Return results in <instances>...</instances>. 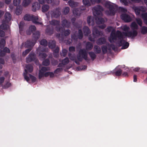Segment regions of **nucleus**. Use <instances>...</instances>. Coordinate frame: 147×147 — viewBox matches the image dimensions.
I'll use <instances>...</instances> for the list:
<instances>
[{
	"label": "nucleus",
	"instance_id": "e433bc0d",
	"mask_svg": "<svg viewBox=\"0 0 147 147\" xmlns=\"http://www.w3.org/2000/svg\"><path fill=\"white\" fill-rule=\"evenodd\" d=\"M24 25V23L23 22H20L19 25V28L20 29V31L21 32V31L22 30V28Z\"/></svg>",
	"mask_w": 147,
	"mask_h": 147
},
{
	"label": "nucleus",
	"instance_id": "4d7b16f0",
	"mask_svg": "<svg viewBox=\"0 0 147 147\" xmlns=\"http://www.w3.org/2000/svg\"><path fill=\"white\" fill-rule=\"evenodd\" d=\"M59 26L58 25H57V26L56 30H57V31H63V28H60V29H58V27H59Z\"/></svg>",
	"mask_w": 147,
	"mask_h": 147
},
{
	"label": "nucleus",
	"instance_id": "c85d7f7f",
	"mask_svg": "<svg viewBox=\"0 0 147 147\" xmlns=\"http://www.w3.org/2000/svg\"><path fill=\"white\" fill-rule=\"evenodd\" d=\"M94 49L96 52L97 53H99L101 51L100 48L97 46H96L94 47Z\"/></svg>",
	"mask_w": 147,
	"mask_h": 147
},
{
	"label": "nucleus",
	"instance_id": "ea45409f",
	"mask_svg": "<svg viewBox=\"0 0 147 147\" xmlns=\"http://www.w3.org/2000/svg\"><path fill=\"white\" fill-rule=\"evenodd\" d=\"M20 3V0H14L13 1V3L16 6H17L19 5Z\"/></svg>",
	"mask_w": 147,
	"mask_h": 147
},
{
	"label": "nucleus",
	"instance_id": "72a5a7b5",
	"mask_svg": "<svg viewBox=\"0 0 147 147\" xmlns=\"http://www.w3.org/2000/svg\"><path fill=\"white\" fill-rule=\"evenodd\" d=\"M69 7H65L63 10V13L66 14H67L69 11Z\"/></svg>",
	"mask_w": 147,
	"mask_h": 147
},
{
	"label": "nucleus",
	"instance_id": "a18cd8bd",
	"mask_svg": "<svg viewBox=\"0 0 147 147\" xmlns=\"http://www.w3.org/2000/svg\"><path fill=\"white\" fill-rule=\"evenodd\" d=\"M39 55L40 57L42 59H44L47 56L44 53H40Z\"/></svg>",
	"mask_w": 147,
	"mask_h": 147
},
{
	"label": "nucleus",
	"instance_id": "a878e982",
	"mask_svg": "<svg viewBox=\"0 0 147 147\" xmlns=\"http://www.w3.org/2000/svg\"><path fill=\"white\" fill-rule=\"evenodd\" d=\"M38 1L40 3L42 4L45 2H47V3H50L52 2V0H39Z\"/></svg>",
	"mask_w": 147,
	"mask_h": 147
},
{
	"label": "nucleus",
	"instance_id": "774afa93",
	"mask_svg": "<svg viewBox=\"0 0 147 147\" xmlns=\"http://www.w3.org/2000/svg\"><path fill=\"white\" fill-rule=\"evenodd\" d=\"M3 14V12L2 11H0V17Z\"/></svg>",
	"mask_w": 147,
	"mask_h": 147
},
{
	"label": "nucleus",
	"instance_id": "603ef678",
	"mask_svg": "<svg viewBox=\"0 0 147 147\" xmlns=\"http://www.w3.org/2000/svg\"><path fill=\"white\" fill-rule=\"evenodd\" d=\"M119 10H121V11L124 12H125L127 11V10L126 9L122 7H119Z\"/></svg>",
	"mask_w": 147,
	"mask_h": 147
},
{
	"label": "nucleus",
	"instance_id": "09e8293b",
	"mask_svg": "<svg viewBox=\"0 0 147 147\" xmlns=\"http://www.w3.org/2000/svg\"><path fill=\"white\" fill-rule=\"evenodd\" d=\"M120 2L122 4H123L125 5H128L127 2L125 0H120Z\"/></svg>",
	"mask_w": 147,
	"mask_h": 147
},
{
	"label": "nucleus",
	"instance_id": "f03ea898",
	"mask_svg": "<svg viewBox=\"0 0 147 147\" xmlns=\"http://www.w3.org/2000/svg\"><path fill=\"white\" fill-rule=\"evenodd\" d=\"M102 11L103 9L102 7L100 6L94 7L93 9V14L95 16L96 22L98 24H102L104 22V20L101 17L102 15Z\"/></svg>",
	"mask_w": 147,
	"mask_h": 147
},
{
	"label": "nucleus",
	"instance_id": "f257e3e1",
	"mask_svg": "<svg viewBox=\"0 0 147 147\" xmlns=\"http://www.w3.org/2000/svg\"><path fill=\"white\" fill-rule=\"evenodd\" d=\"M121 27L124 32L121 33L119 31H117L116 34H115V31L112 27L107 28V30L109 32L112 31L111 36L109 38V41L113 42L116 40H118L119 45H122L121 49H125L127 48L129 45L128 43L126 42V37H127L133 38L136 36L138 34L136 30L138 29V26L135 22H133L131 25V28L133 30V31L128 32H127L129 29L128 27L124 25Z\"/></svg>",
	"mask_w": 147,
	"mask_h": 147
},
{
	"label": "nucleus",
	"instance_id": "c9c22d12",
	"mask_svg": "<svg viewBox=\"0 0 147 147\" xmlns=\"http://www.w3.org/2000/svg\"><path fill=\"white\" fill-rule=\"evenodd\" d=\"M136 21L138 24L140 26H142V20L140 18H137L136 19Z\"/></svg>",
	"mask_w": 147,
	"mask_h": 147
},
{
	"label": "nucleus",
	"instance_id": "4c0bfd02",
	"mask_svg": "<svg viewBox=\"0 0 147 147\" xmlns=\"http://www.w3.org/2000/svg\"><path fill=\"white\" fill-rule=\"evenodd\" d=\"M42 64L44 65L47 66L49 64V60L47 59L43 61Z\"/></svg>",
	"mask_w": 147,
	"mask_h": 147
},
{
	"label": "nucleus",
	"instance_id": "423d86ee",
	"mask_svg": "<svg viewBox=\"0 0 147 147\" xmlns=\"http://www.w3.org/2000/svg\"><path fill=\"white\" fill-rule=\"evenodd\" d=\"M40 34L38 31L36 32L35 33H34L33 36L34 38V40L32 42L30 41H27L25 43H23L22 44V47H29L33 46L35 44L36 41L38 38L40 36Z\"/></svg>",
	"mask_w": 147,
	"mask_h": 147
},
{
	"label": "nucleus",
	"instance_id": "f8f14e48",
	"mask_svg": "<svg viewBox=\"0 0 147 147\" xmlns=\"http://www.w3.org/2000/svg\"><path fill=\"white\" fill-rule=\"evenodd\" d=\"M35 56L34 54H30L28 58L26 59L27 63L29 62L32 61H35Z\"/></svg>",
	"mask_w": 147,
	"mask_h": 147
},
{
	"label": "nucleus",
	"instance_id": "f3484780",
	"mask_svg": "<svg viewBox=\"0 0 147 147\" xmlns=\"http://www.w3.org/2000/svg\"><path fill=\"white\" fill-rule=\"evenodd\" d=\"M115 71H116V75L117 76H119L120 75L121 73V71L120 68V66H118L116 68Z\"/></svg>",
	"mask_w": 147,
	"mask_h": 147
},
{
	"label": "nucleus",
	"instance_id": "0e129e2a",
	"mask_svg": "<svg viewBox=\"0 0 147 147\" xmlns=\"http://www.w3.org/2000/svg\"><path fill=\"white\" fill-rule=\"evenodd\" d=\"M11 0H6L5 3L7 4H9L11 1Z\"/></svg>",
	"mask_w": 147,
	"mask_h": 147
},
{
	"label": "nucleus",
	"instance_id": "13d9d810",
	"mask_svg": "<svg viewBox=\"0 0 147 147\" xmlns=\"http://www.w3.org/2000/svg\"><path fill=\"white\" fill-rule=\"evenodd\" d=\"M137 81V76L136 75H134V82H136Z\"/></svg>",
	"mask_w": 147,
	"mask_h": 147
},
{
	"label": "nucleus",
	"instance_id": "20e7f679",
	"mask_svg": "<svg viewBox=\"0 0 147 147\" xmlns=\"http://www.w3.org/2000/svg\"><path fill=\"white\" fill-rule=\"evenodd\" d=\"M33 68L32 66L30 65H28L26 66L24 69L23 75L25 80L28 82H29L30 79H31L33 82H34L36 80V78L31 76L28 73V71L29 72H31L33 71Z\"/></svg>",
	"mask_w": 147,
	"mask_h": 147
},
{
	"label": "nucleus",
	"instance_id": "0eeeda50",
	"mask_svg": "<svg viewBox=\"0 0 147 147\" xmlns=\"http://www.w3.org/2000/svg\"><path fill=\"white\" fill-rule=\"evenodd\" d=\"M105 5L108 8L109 11H106V13L107 15H113L115 13V9L114 6L113 5L112 3L108 1H106Z\"/></svg>",
	"mask_w": 147,
	"mask_h": 147
},
{
	"label": "nucleus",
	"instance_id": "a19ab883",
	"mask_svg": "<svg viewBox=\"0 0 147 147\" xmlns=\"http://www.w3.org/2000/svg\"><path fill=\"white\" fill-rule=\"evenodd\" d=\"M69 24V23L66 20H64L62 22V24L63 26L67 27Z\"/></svg>",
	"mask_w": 147,
	"mask_h": 147
},
{
	"label": "nucleus",
	"instance_id": "6e6552de",
	"mask_svg": "<svg viewBox=\"0 0 147 147\" xmlns=\"http://www.w3.org/2000/svg\"><path fill=\"white\" fill-rule=\"evenodd\" d=\"M25 20L30 21L32 20L34 23L42 24V23L38 22V18L37 16H31L29 15H26L24 17Z\"/></svg>",
	"mask_w": 147,
	"mask_h": 147
},
{
	"label": "nucleus",
	"instance_id": "338daca9",
	"mask_svg": "<svg viewBox=\"0 0 147 147\" xmlns=\"http://www.w3.org/2000/svg\"><path fill=\"white\" fill-rule=\"evenodd\" d=\"M59 49L58 47L56 48V50L54 51L55 52H58L59 51Z\"/></svg>",
	"mask_w": 147,
	"mask_h": 147
},
{
	"label": "nucleus",
	"instance_id": "dca6fc26",
	"mask_svg": "<svg viewBox=\"0 0 147 147\" xmlns=\"http://www.w3.org/2000/svg\"><path fill=\"white\" fill-rule=\"evenodd\" d=\"M10 52V50L7 47H5L3 49V51H0V56H2L5 55L4 53H9Z\"/></svg>",
	"mask_w": 147,
	"mask_h": 147
},
{
	"label": "nucleus",
	"instance_id": "37998d69",
	"mask_svg": "<svg viewBox=\"0 0 147 147\" xmlns=\"http://www.w3.org/2000/svg\"><path fill=\"white\" fill-rule=\"evenodd\" d=\"M89 55L92 59H94L96 55L93 52H90L89 53Z\"/></svg>",
	"mask_w": 147,
	"mask_h": 147
},
{
	"label": "nucleus",
	"instance_id": "79ce46f5",
	"mask_svg": "<svg viewBox=\"0 0 147 147\" xmlns=\"http://www.w3.org/2000/svg\"><path fill=\"white\" fill-rule=\"evenodd\" d=\"M31 50L30 49L26 50L23 53V55L24 56L26 55Z\"/></svg>",
	"mask_w": 147,
	"mask_h": 147
},
{
	"label": "nucleus",
	"instance_id": "393cba45",
	"mask_svg": "<svg viewBox=\"0 0 147 147\" xmlns=\"http://www.w3.org/2000/svg\"><path fill=\"white\" fill-rule=\"evenodd\" d=\"M92 44L90 42H88L86 45V49L87 50H90L92 48Z\"/></svg>",
	"mask_w": 147,
	"mask_h": 147
},
{
	"label": "nucleus",
	"instance_id": "9d476101",
	"mask_svg": "<svg viewBox=\"0 0 147 147\" xmlns=\"http://www.w3.org/2000/svg\"><path fill=\"white\" fill-rule=\"evenodd\" d=\"M134 10L136 14L137 15H139L141 13L145 11L146 10V8L145 7H141L135 8Z\"/></svg>",
	"mask_w": 147,
	"mask_h": 147
},
{
	"label": "nucleus",
	"instance_id": "49530a36",
	"mask_svg": "<svg viewBox=\"0 0 147 147\" xmlns=\"http://www.w3.org/2000/svg\"><path fill=\"white\" fill-rule=\"evenodd\" d=\"M83 36V34L81 30H79V35L78 37L80 39H81L82 38Z\"/></svg>",
	"mask_w": 147,
	"mask_h": 147
},
{
	"label": "nucleus",
	"instance_id": "2eb2a0df",
	"mask_svg": "<svg viewBox=\"0 0 147 147\" xmlns=\"http://www.w3.org/2000/svg\"><path fill=\"white\" fill-rule=\"evenodd\" d=\"M69 4L70 6L71 7H74L78 5V3L75 2L74 0H70L69 1Z\"/></svg>",
	"mask_w": 147,
	"mask_h": 147
},
{
	"label": "nucleus",
	"instance_id": "c03bdc74",
	"mask_svg": "<svg viewBox=\"0 0 147 147\" xmlns=\"http://www.w3.org/2000/svg\"><path fill=\"white\" fill-rule=\"evenodd\" d=\"M67 50L65 49L63 50L62 52L61 53V55L65 56L67 54Z\"/></svg>",
	"mask_w": 147,
	"mask_h": 147
},
{
	"label": "nucleus",
	"instance_id": "8fccbe9b",
	"mask_svg": "<svg viewBox=\"0 0 147 147\" xmlns=\"http://www.w3.org/2000/svg\"><path fill=\"white\" fill-rule=\"evenodd\" d=\"M63 33L65 36H67L70 34V31L69 30H67L65 31Z\"/></svg>",
	"mask_w": 147,
	"mask_h": 147
},
{
	"label": "nucleus",
	"instance_id": "c756f323",
	"mask_svg": "<svg viewBox=\"0 0 147 147\" xmlns=\"http://www.w3.org/2000/svg\"><path fill=\"white\" fill-rule=\"evenodd\" d=\"M40 43L41 45L45 46H47V41L45 39L41 40L40 42Z\"/></svg>",
	"mask_w": 147,
	"mask_h": 147
},
{
	"label": "nucleus",
	"instance_id": "5701e85b",
	"mask_svg": "<svg viewBox=\"0 0 147 147\" xmlns=\"http://www.w3.org/2000/svg\"><path fill=\"white\" fill-rule=\"evenodd\" d=\"M142 17L144 20V23L147 25V13H145L142 14Z\"/></svg>",
	"mask_w": 147,
	"mask_h": 147
},
{
	"label": "nucleus",
	"instance_id": "5fc2aeb1",
	"mask_svg": "<svg viewBox=\"0 0 147 147\" xmlns=\"http://www.w3.org/2000/svg\"><path fill=\"white\" fill-rule=\"evenodd\" d=\"M4 80V78L3 77H1L0 78V84L3 83Z\"/></svg>",
	"mask_w": 147,
	"mask_h": 147
},
{
	"label": "nucleus",
	"instance_id": "6ab92c4d",
	"mask_svg": "<svg viewBox=\"0 0 147 147\" xmlns=\"http://www.w3.org/2000/svg\"><path fill=\"white\" fill-rule=\"evenodd\" d=\"M73 14L76 17L79 16L81 14L80 10H78L76 9H74L73 10Z\"/></svg>",
	"mask_w": 147,
	"mask_h": 147
},
{
	"label": "nucleus",
	"instance_id": "aec40b11",
	"mask_svg": "<svg viewBox=\"0 0 147 147\" xmlns=\"http://www.w3.org/2000/svg\"><path fill=\"white\" fill-rule=\"evenodd\" d=\"M106 41L105 38H101L98 39L97 41V43L98 45H102L104 44Z\"/></svg>",
	"mask_w": 147,
	"mask_h": 147
},
{
	"label": "nucleus",
	"instance_id": "473e14b6",
	"mask_svg": "<svg viewBox=\"0 0 147 147\" xmlns=\"http://www.w3.org/2000/svg\"><path fill=\"white\" fill-rule=\"evenodd\" d=\"M55 42L54 41H52V42L51 44L50 43V44L49 45V47L50 48L52 49L53 48L55 47Z\"/></svg>",
	"mask_w": 147,
	"mask_h": 147
},
{
	"label": "nucleus",
	"instance_id": "7ed1b4c3",
	"mask_svg": "<svg viewBox=\"0 0 147 147\" xmlns=\"http://www.w3.org/2000/svg\"><path fill=\"white\" fill-rule=\"evenodd\" d=\"M5 20L3 21L2 24L0 26V36H3L4 35V32L1 29L5 30L9 28V26L7 24H9L8 22L11 20V15L9 13L7 12L5 14Z\"/></svg>",
	"mask_w": 147,
	"mask_h": 147
},
{
	"label": "nucleus",
	"instance_id": "f704fd0d",
	"mask_svg": "<svg viewBox=\"0 0 147 147\" xmlns=\"http://www.w3.org/2000/svg\"><path fill=\"white\" fill-rule=\"evenodd\" d=\"M69 60L67 58H65L62 62V63L63 65H65L68 63Z\"/></svg>",
	"mask_w": 147,
	"mask_h": 147
},
{
	"label": "nucleus",
	"instance_id": "9b49d317",
	"mask_svg": "<svg viewBox=\"0 0 147 147\" xmlns=\"http://www.w3.org/2000/svg\"><path fill=\"white\" fill-rule=\"evenodd\" d=\"M121 18L125 22H128L131 20V18L129 16L126 14H122L121 16Z\"/></svg>",
	"mask_w": 147,
	"mask_h": 147
},
{
	"label": "nucleus",
	"instance_id": "2f4dec72",
	"mask_svg": "<svg viewBox=\"0 0 147 147\" xmlns=\"http://www.w3.org/2000/svg\"><path fill=\"white\" fill-rule=\"evenodd\" d=\"M86 66L84 65L81 67H78L77 68V70H84L86 69Z\"/></svg>",
	"mask_w": 147,
	"mask_h": 147
},
{
	"label": "nucleus",
	"instance_id": "4468645a",
	"mask_svg": "<svg viewBox=\"0 0 147 147\" xmlns=\"http://www.w3.org/2000/svg\"><path fill=\"white\" fill-rule=\"evenodd\" d=\"M93 34L94 36L96 37V36H100L102 33V32L97 30L96 28H94L93 30Z\"/></svg>",
	"mask_w": 147,
	"mask_h": 147
},
{
	"label": "nucleus",
	"instance_id": "6e6d98bb",
	"mask_svg": "<svg viewBox=\"0 0 147 147\" xmlns=\"http://www.w3.org/2000/svg\"><path fill=\"white\" fill-rule=\"evenodd\" d=\"M75 50V48L73 47H70L69 48V51L70 52H73Z\"/></svg>",
	"mask_w": 147,
	"mask_h": 147
},
{
	"label": "nucleus",
	"instance_id": "680f3d73",
	"mask_svg": "<svg viewBox=\"0 0 147 147\" xmlns=\"http://www.w3.org/2000/svg\"><path fill=\"white\" fill-rule=\"evenodd\" d=\"M4 61L3 60L1 59H0V64H3L4 63Z\"/></svg>",
	"mask_w": 147,
	"mask_h": 147
},
{
	"label": "nucleus",
	"instance_id": "69168bd1",
	"mask_svg": "<svg viewBox=\"0 0 147 147\" xmlns=\"http://www.w3.org/2000/svg\"><path fill=\"white\" fill-rule=\"evenodd\" d=\"M69 57L71 60H75V57H74L73 58L69 56Z\"/></svg>",
	"mask_w": 147,
	"mask_h": 147
},
{
	"label": "nucleus",
	"instance_id": "1a4fd4ad",
	"mask_svg": "<svg viewBox=\"0 0 147 147\" xmlns=\"http://www.w3.org/2000/svg\"><path fill=\"white\" fill-rule=\"evenodd\" d=\"M82 58H84L86 60H87V53L84 50H80L78 57V59L80 61H81Z\"/></svg>",
	"mask_w": 147,
	"mask_h": 147
},
{
	"label": "nucleus",
	"instance_id": "b1692460",
	"mask_svg": "<svg viewBox=\"0 0 147 147\" xmlns=\"http://www.w3.org/2000/svg\"><path fill=\"white\" fill-rule=\"evenodd\" d=\"M49 8V6L47 5H43L42 7V11L43 12H45L48 10Z\"/></svg>",
	"mask_w": 147,
	"mask_h": 147
},
{
	"label": "nucleus",
	"instance_id": "a211bd4d",
	"mask_svg": "<svg viewBox=\"0 0 147 147\" xmlns=\"http://www.w3.org/2000/svg\"><path fill=\"white\" fill-rule=\"evenodd\" d=\"M87 22L90 25H93L94 23V20H92V18L90 16H88V17Z\"/></svg>",
	"mask_w": 147,
	"mask_h": 147
},
{
	"label": "nucleus",
	"instance_id": "4be33fe9",
	"mask_svg": "<svg viewBox=\"0 0 147 147\" xmlns=\"http://www.w3.org/2000/svg\"><path fill=\"white\" fill-rule=\"evenodd\" d=\"M83 30L84 34L86 35H88L90 32L89 28L87 27H84L83 28Z\"/></svg>",
	"mask_w": 147,
	"mask_h": 147
},
{
	"label": "nucleus",
	"instance_id": "cd10ccee",
	"mask_svg": "<svg viewBox=\"0 0 147 147\" xmlns=\"http://www.w3.org/2000/svg\"><path fill=\"white\" fill-rule=\"evenodd\" d=\"M30 0H25L23 2V5L24 6L28 5L30 3Z\"/></svg>",
	"mask_w": 147,
	"mask_h": 147
},
{
	"label": "nucleus",
	"instance_id": "39448f33",
	"mask_svg": "<svg viewBox=\"0 0 147 147\" xmlns=\"http://www.w3.org/2000/svg\"><path fill=\"white\" fill-rule=\"evenodd\" d=\"M49 70V68L45 67H43L40 69L38 77L39 79H41L44 77H47L49 76L51 78H53L54 76L53 73L52 72H47Z\"/></svg>",
	"mask_w": 147,
	"mask_h": 147
},
{
	"label": "nucleus",
	"instance_id": "de8ad7c7",
	"mask_svg": "<svg viewBox=\"0 0 147 147\" xmlns=\"http://www.w3.org/2000/svg\"><path fill=\"white\" fill-rule=\"evenodd\" d=\"M29 29L32 32L33 31L35 30L36 29V28L35 26H32L29 27Z\"/></svg>",
	"mask_w": 147,
	"mask_h": 147
},
{
	"label": "nucleus",
	"instance_id": "e2e57ef3",
	"mask_svg": "<svg viewBox=\"0 0 147 147\" xmlns=\"http://www.w3.org/2000/svg\"><path fill=\"white\" fill-rule=\"evenodd\" d=\"M18 11V10H16V13L17 15H19L20 14V12Z\"/></svg>",
	"mask_w": 147,
	"mask_h": 147
},
{
	"label": "nucleus",
	"instance_id": "58836bf2",
	"mask_svg": "<svg viewBox=\"0 0 147 147\" xmlns=\"http://www.w3.org/2000/svg\"><path fill=\"white\" fill-rule=\"evenodd\" d=\"M5 43V42L4 40H2L0 43V47H3L4 46Z\"/></svg>",
	"mask_w": 147,
	"mask_h": 147
},
{
	"label": "nucleus",
	"instance_id": "3c124183",
	"mask_svg": "<svg viewBox=\"0 0 147 147\" xmlns=\"http://www.w3.org/2000/svg\"><path fill=\"white\" fill-rule=\"evenodd\" d=\"M102 50L104 53H106L107 51V48L106 47H103L102 48Z\"/></svg>",
	"mask_w": 147,
	"mask_h": 147
},
{
	"label": "nucleus",
	"instance_id": "bb28decb",
	"mask_svg": "<svg viewBox=\"0 0 147 147\" xmlns=\"http://www.w3.org/2000/svg\"><path fill=\"white\" fill-rule=\"evenodd\" d=\"M141 32L143 34H145L147 33V27L143 26L141 28Z\"/></svg>",
	"mask_w": 147,
	"mask_h": 147
},
{
	"label": "nucleus",
	"instance_id": "bf43d9fd",
	"mask_svg": "<svg viewBox=\"0 0 147 147\" xmlns=\"http://www.w3.org/2000/svg\"><path fill=\"white\" fill-rule=\"evenodd\" d=\"M56 12H57V15H55L54 16V17H57L58 15H59L60 14V13L59 10H58V11L56 10Z\"/></svg>",
	"mask_w": 147,
	"mask_h": 147
},
{
	"label": "nucleus",
	"instance_id": "412c9836",
	"mask_svg": "<svg viewBox=\"0 0 147 147\" xmlns=\"http://www.w3.org/2000/svg\"><path fill=\"white\" fill-rule=\"evenodd\" d=\"M83 3L85 6H89L91 5V3L88 0H83Z\"/></svg>",
	"mask_w": 147,
	"mask_h": 147
},
{
	"label": "nucleus",
	"instance_id": "ddd939ff",
	"mask_svg": "<svg viewBox=\"0 0 147 147\" xmlns=\"http://www.w3.org/2000/svg\"><path fill=\"white\" fill-rule=\"evenodd\" d=\"M40 6L37 2L34 3L32 6V10L33 11H35L36 10L40 8Z\"/></svg>",
	"mask_w": 147,
	"mask_h": 147
},
{
	"label": "nucleus",
	"instance_id": "864d4df0",
	"mask_svg": "<svg viewBox=\"0 0 147 147\" xmlns=\"http://www.w3.org/2000/svg\"><path fill=\"white\" fill-rule=\"evenodd\" d=\"M62 69L60 68H58L55 71V72L56 73H57L58 72L61 71Z\"/></svg>",
	"mask_w": 147,
	"mask_h": 147
},
{
	"label": "nucleus",
	"instance_id": "052dcab7",
	"mask_svg": "<svg viewBox=\"0 0 147 147\" xmlns=\"http://www.w3.org/2000/svg\"><path fill=\"white\" fill-rule=\"evenodd\" d=\"M140 69V68L139 67H136L134 69V71H139V70Z\"/></svg>",
	"mask_w": 147,
	"mask_h": 147
},
{
	"label": "nucleus",
	"instance_id": "7c9ffc66",
	"mask_svg": "<svg viewBox=\"0 0 147 147\" xmlns=\"http://www.w3.org/2000/svg\"><path fill=\"white\" fill-rule=\"evenodd\" d=\"M59 23V21H57L55 20H53L50 23V24L53 25H58Z\"/></svg>",
	"mask_w": 147,
	"mask_h": 147
}]
</instances>
